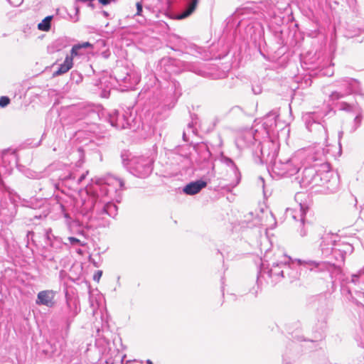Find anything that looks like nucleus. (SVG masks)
Wrapping results in <instances>:
<instances>
[{
  "mask_svg": "<svg viewBox=\"0 0 364 364\" xmlns=\"http://www.w3.org/2000/svg\"><path fill=\"white\" fill-rule=\"evenodd\" d=\"M16 151L4 150L0 157V187L4 186L3 177L12 173L14 165L17 163Z\"/></svg>",
  "mask_w": 364,
  "mask_h": 364,
  "instance_id": "nucleus-1",
  "label": "nucleus"
},
{
  "mask_svg": "<svg viewBox=\"0 0 364 364\" xmlns=\"http://www.w3.org/2000/svg\"><path fill=\"white\" fill-rule=\"evenodd\" d=\"M55 292L53 290H43L38 292L36 304L47 307H53L55 304L54 298Z\"/></svg>",
  "mask_w": 364,
  "mask_h": 364,
  "instance_id": "nucleus-2",
  "label": "nucleus"
},
{
  "mask_svg": "<svg viewBox=\"0 0 364 364\" xmlns=\"http://www.w3.org/2000/svg\"><path fill=\"white\" fill-rule=\"evenodd\" d=\"M206 185V182L203 181L191 182L183 188V192L187 195H194L199 193Z\"/></svg>",
  "mask_w": 364,
  "mask_h": 364,
  "instance_id": "nucleus-3",
  "label": "nucleus"
},
{
  "mask_svg": "<svg viewBox=\"0 0 364 364\" xmlns=\"http://www.w3.org/2000/svg\"><path fill=\"white\" fill-rule=\"evenodd\" d=\"M92 47V45L90 44L89 42H82L77 43L73 46L70 57H72L73 59L75 56L82 55H84V49Z\"/></svg>",
  "mask_w": 364,
  "mask_h": 364,
  "instance_id": "nucleus-4",
  "label": "nucleus"
},
{
  "mask_svg": "<svg viewBox=\"0 0 364 364\" xmlns=\"http://www.w3.org/2000/svg\"><path fill=\"white\" fill-rule=\"evenodd\" d=\"M73 63L72 57L67 55L63 63L60 64L57 70L53 73L54 76H58L67 73L72 67Z\"/></svg>",
  "mask_w": 364,
  "mask_h": 364,
  "instance_id": "nucleus-5",
  "label": "nucleus"
},
{
  "mask_svg": "<svg viewBox=\"0 0 364 364\" xmlns=\"http://www.w3.org/2000/svg\"><path fill=\"white\" fill-rule=\"evenodd\" d=\"M198 0H192L191 3L188 5V8L179 14L177 17L178 19H183L189 16L196 9Z\"/></svg>",
  "mask_w": 364,
  "mask_h": 364,
  "instance_id": "nucleus-6",
  "label": "nucleus"
},
{
  "mask_svg": "<svg viewBox=\"0 0 364 364\" xmlns=\"http://www.w3.org/2000/svg\"><path fill=\"white\" fill-rule=\"evenodd\" d=\"M45 236H46V239L47 240L48 244L51 247H55V243H59V244L61 243L60 240L58 238L55 237L52 234V230L50 228H48L46 230Z\"/></svg>",
  "mask_w": 364,
  "mask_h": 364,
  "instance_id": "nucleus-7",
  "label": "nucleus"
},
{
  "mask_svg": "<svg viewBox=\"0 0 364 364\" xmlns=\"http://www.w3.org/2000/svg\"><path fill=\"white\" fill-rule=\"evenodd\" d=\"M53 16H46L41 23L38 24V28L42 31H48L50 28V22Z\"/></svg>",
  "mask_w": 364,
  "mask_h": 364,
  "instance_id": "nucleus-8",
  "label": "nucleus"
},
{
  "mask_svg": "<svg viewBox=\"0 0 364 364\" xmlns=\"http://www.w3.org/2000/svg\"><path fill=\"white\" fill-rule=\"evenodd\" d=\"M100 187V192L102 196H107L108 194V185L102 179H99L97 182Z\"/></svg>",
  "mask_w": 364,
  "mask_h": 364,
  "instance_id": "nucleus-9",
  "label": "nucleus"
},
{
  "mask_svg": "<svg viewBox=\"0 0 364 364\" xmlns=\"http://www.w3.org/2000/svg\"><path fill=\"white\" fill-rule=\"evenodd\" d=\"M68 306L71 309V316H75L78 313V307L76 302L74 301H68Z\"/></svg>",
  "mask_w": 364,
  "mask_h": 364,
  "instance_id": "nucleus-10",
  "label": "nucleus"
},
{
  "mask_svg": "<svg viewBox=\"0 0 364 364\" xmlns=\"http://www.w3.org/2000/svg\"><path fill=\"white\" fill-rule=\"evenodd\" d=\"M113 208L114 204L112 202H107L104 205L103 212L109 215H112Z\"/></svg>",
  "mask_w": 364,
  "mask_h": 364,
  "instance_id": "nucleus-11",
  "label": "nucleus"
},
{
  "mask_svg": "<svg viewBox=\"0 0 364 364\" xmlns=\"http://www.w3.org/2000/svg\"><path fill=\"white\" fill-rule=\"evenodd\" d=\"M68 240H69L70 243L72 245H80V246H84L85 245V243H83L79 239H77L76 237H69L68 238Z\"/></svg>",
  "mask_w": 364,
  "mask_h": 364,
  "instance_id": "nucleus-12",
  "label": "nucleus"
},
{
  "mask_svg": "<svg viewBox=\"0 0 364 364\" xmlns=\"http://www.w3.org/2000/svg\"><path fill=\"white\" fill-rule=\"evenodd\" d=\"M10 102V100L8 97L3 96L0 97V107H4L8 105Z\"/></svg>",
  "mask_w": 364,
  "mask_h": 364,
  "instance_id": "nucleus-13",
  "label": "nucleus"
},
{
  "mask_svg": "<svg viewBox=\"0 0 364 364\" xmlns=\"http://www.w3.org/2000/svg\"><path fill=\"white\" fill-rule=\"evenodd\" d=\"M136 9H137L136 15L141 16V12H142V4L141 2H137L136 4Z\"/></svg>",
  "mask_w": 364,
  "mask_h": 364,
  "instance_id": "nucleus-14",
  "label": "nucleus"
},
{
  "mask_svg": "<svg viewBox=\"0 0 364 364\" xmlns=\"http://www.w3.org/2000/svg\"><path fill=\"white\" fill-rule=\"evenodd\" d=\"M23 0H9L11 4L14 6H18L23 3Z\"/></svg>",
  "mask_w": 364,
  "mask_h": 364,
  "instance_id": "nucleus-15",
  "label": "nucleus"
},
{
  "mask_svg": "<svg viewBox=\"0 0 364 364\" xmlns=\"http://www.w3.org/2000/svg\"><path fill=\"white\" fill-rule=\"evenodd\" d=\"M88 173V171H86L85 173H82L77 180V183L80 184L86 177L87 174Z\"/></svg>",
  "mask_w": 364,
  "mask_h": 364,
  "instance_id": "nucleus-16",
  "label": "nucleus"
},
{
  "mask_svg": "<svg viewBox=\"0 0 364 364\" xmlns=\"http://www.w3.org/2000/svg\"><path fill=\"white\" fill-rule=\"evenodd\" d=\"M110 95V90H104L102 92V97H108Z\"/></svg>",
  "mask_w": 364,
  "mask_h": 364,
  "instance_id": "nucleus-17",
  "label": "nucleus"
},
{
  "mask_svg": "<svg viewBox=\"0 0 364 364\" xmlns=\"http://www.w3.org/2000/svg\"><path fill=\"white\" fill-rule=\"evenodd\" d=\"M102 275L101 271H97L94 275V280L98 281Z\"/></svg>",
  "mask_w": 364,
  "mask_h": 364,
  "instance_id": "nucleus-18",
  "label": "nucleus"
},
{
  "mask_svg": "<svg viewBox=\"0 0 364 364\" xmlns=\"http://www.w3.org/2000/svg\"><path fill=\"white\" fill-rule=\"evenodd\" d=\"M65 179H71V180H75V176L73 173H70L68 176L65 177Z\"/></svg>",
  "mask_w": 364,
  "mask_h": 364,
  "instance_id": "nucleus-19",
  "label": "nucleus"
},
{
  "mask_svg": "<svg viewBox=\"0 0 364 364\" xmlns=\"http://www.w3.org/2000/svg\"><path fill=\"white\" fill-rule=\"evenodd\" d=\"M90 301L91 306L92 307L93 310H95L97 307V304L95 305V304L91 298H90Z\"/></svg>",
  "mask_w": 364,
  "mask_h": 364,
  "instance_id": "nucleus-20",
  "label": "nucleus"
},
{
  "mask_svg": "<svg viewBox=\"0 0 364 364\" xmlns=\"http://www.w3.org/2000/svg\"><path fill=\"white\" fill-rule=\"evenodd\" d=\"M43 257L49 261H53L54 259V257L53 256L48 257V256L44 255Z\"/></svg>",
  "mask_w": 364,
  "mask_h": 364,
  "instance_id": "nucleus-21",
  "label": "nucleus"
},
{
  "mask_svg": "<svg viewBox=\"0 0 364 364\" xmlns=\"http://www.w3.org/2000/svg\"><path fill=\"white\" fill-rule=\"evenodd\" d=\"M43 351L45 352L46 355H47L48 356H51L52 355L53 352L50 353L47 350H43Z\"/></svg>",
  "mask_w": 364,
  "mask_h": 364,
  "instance_id": "nucleus-22",
  "label": "nucleus"
},
{
  "mask_svg": "<svg viewBox=\"0 0 364 364\" xmlns=\"http://www.w3.org/2000/svg\"><path fill=\"white\" fill-rule=\"evenodd\" d=\"M146 363L147 364H154L151 360H147Z\"/></svg>",
  "mask_w": 364,
  "mask_h": 364,
  "instance_id": "nucleus-23",
  "label": "nucleus"
},
{
  "mask_svg": "<svg viewBox=\"0 0 364 364\" xmlns=\"http://www.w3.org/2000/svg\"><path fill=\"white\" fill-rule=\"evenodd\" d=\"M77 253H79V254H82V250H78L77 251Z\"/></svg>",
  "mask_w": 364,
  "mask_h": 364,
  "instance_id": "nucleus-24",
  "label": "nucleus"
},
{
  "mask_svg": "<svg viewBox=\"0 0 364 364\" xmlns=\"http://www.w3.org/2000/svg\"><path fill=\"white\" fill-rule=\"evenodd\" d=\"M110 123L112 126H114V122L112 121H111Z\"/></svg>",
  "mask_w": 364,
  "mask_h": 364,
  "instance_id": "nucleus-25",
  "label": "nucleus"
}]
</instances>
